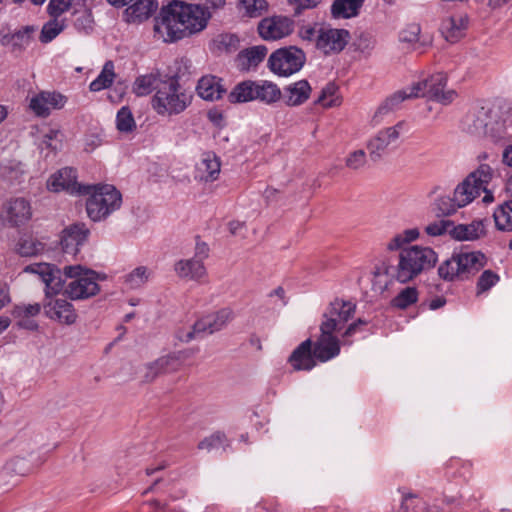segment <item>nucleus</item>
<instances>
[{"instance_id": "nucleus-1", "label": "nucleus", "mask_w": 512, "mask_h": 512, "mask_svg": "<svg viewBox=\"0 0 512 512\" xmlns=\"http://www.w3.org/2000/svg\"><path fill=\"white\" fill-rule=\"evenodd\" d=\"M212 13L201 4L173 1L160 9L154 22V37L173 43L207 27Z\"/></svg>"}, {"instance_id": "nucleus-2", "label": "nucleus", "mask_w": 512, "mask_h": 512, "mask_svg": "<svg viewBox=\"0 0 512 512\" xmlns=\"http://www.w3.org/2000/svg\"><path fill=\"white\" fill-rule=\"evenodd\" d=\"M419 237L420 230L414 227L395 234L386 243L388 251H399V254L397 265L386 268L385 273H391L400 283L412 281L423 272L432 269L438 261V255L431 247L410 245Z\"/></svg>"}, {"instance_id": "nucleus-3", "label": "nucleus", "mask_w": 512, "mask_h": 512, "mask_svg": "<svg viewBox=\"0 0 512 512\" xmlns=\"http://www.w3.org/2000/svg\"><path fill=\"white\" fill-rule=\"evenodd\" d=\"M446 84L447 77L443 73H436L423 81L396 91L379 105L372 117V124L379 125L385 115L397 109L407 99L427 97L442 105L451 104L457 98V92L452 89L445 90Z\"/></svg>"}, {"instance_id": "nucleus-4", "label": "nucleus", "mask_w": 512, "mask_h": 512, "mask_svg": "<svg viewBox=\"0 0 512 512\" xmlns=\"http://www.w3.org/2000/svg\"><path fill=\"white\" fill-rule=\"evenodd\" d=\"M24 272L39 275L45 284V294L49 298L43 303L46 317L64 325H72L77 320L76 310L71 302L63 298H50V295L58 294L64 288L65 280L61 270L48 263H34L27 265Z\"/></svg>"}, {"instance_id": "nucleus-5", "label": "nucleus", "mask_w": 512, "mask_h": 512, "mask_svg": "<svg viewBox=\"0 0 512 512\" xmlns=\"http://www.w3.org/2000/svg\"><path fill=\"white\" fill-rule=\"evenodd\" d=\"M193 95L179 83L175 77L164 81L156 89L151 99L153 110L163 117L183 113L192 103Z\"/></svg>"}, {"instance_id": "nucleus-6", "label": "nucleus", "mask_w": 512, "mask_h": 512, "mask_svg": "<svg viewBox=\"0 0 512 512\" xmlns=\"http://www.w3.org/2000/svg\"><path fill=\"white\" fill-rule=\"evenodd\" d=\"M80 189L82 195L89 196L86 201V212L94 222L105 220L121 207L122 195L113 185L88 184Z\"/></svg>"}, {"instance_id": "nucleus-7", "label": "nucleus", "mask_w": 512, "mask_h": 512, "mask_svg": "<svg viewBox=\"0 0 512 512\" xmlns=\"http://www.w3.org/2000/svg\"><path fill=\"white\" fill-rule=\"evenodd\" d=\"M61 273L70 279L63 289L71 300H85L97 295L100 292L99 281L105 279L104 275L82 265H67Z\"/></svg>"}, {"instance_id": "nucleus-8", "label": "nucleus", "mask_w": 512, "mask_h": 512, "mask_svg": "<svg viewBox=\"0 0 512 512\" xmlns=\"http://www.w3.org/2000/svg\"><path fill=\"white\" fill-rule=\"evenodd\" d=\"M493 169L488 164H481L471 172L454 190L455 201L457 205L465 207L475 198L485 193L483 201L490 203L493 201V193L488 190V185L493 178Z\"/></svg>"}, {"instance_id": "nucleus-9", "label": "nucleus", "mask_w": 512, "mask_h": 512, "mask_svg": "<svg viewBox=\"0 0 512 512\" xmlns=\"http://www.w3.org/2000/svg\"><path fill=\"white\" fill-rule=\"evenodd\" d=\"M355 311V303L335 299L325 310L320 325H328L329 329L338 334L342 332V337L348 339L358 332L360 326L367 324V321L359 318L346 326L347 322L354 316Z\"/></svg>"}, {"instance_id": "nucleus-10", "label": "nucleus", "mask_w": 512, "mask_h": 512, "mask_svg": "<svg viewBox=\"0 0 512 512\" xmlns=\"http://www.w3.org/2000/svg\"><path fill=\"white\" fill-rule=\"evenodd\" d=\"M306 63L305 52L297 46H288L274 51L268 58V67L280 77L298 73Z\"/></svg>"}, {"instance_id": "nucleus-11", "label": "nucleus", "mask_w": 512, "mask_h": 512, "mask_svg": "<svg viewBox=\"0 0 512 512\" xmlns=\"http://www.w3.org/2000/svg\"><path fill=\"white\" fill-rule=\"evenodd\" d=\"M351 38L350 32L344 28H333L320 25L316 37V49L324 56L341 53Z\"/></svg>"}, {"instance_id": "nucleus-12", "label": "nucleus", "mask_w": 512, "mask_h": 512, "mask_svg": "<svg viewBox=\"0 0 512 512\" xmlns=\"http://www.w3.org/2000/svg\"><path fill=\"white\" fill-rule=\"evenodd\" d=\"M403 122H398L394 126L379 130L367 142V150L373 161L380 160L390 148L396 147L400 138Z\"/></svg>"}, {"instance_id": "nucleus-13", "label": "nucleus", "mask_w": 512, "mask_h": 512, "mask_svg": "<svg viewBox=\"0 0 512 512\" xmlns=\"http://www.w3.org/2000/svg\"><path fill=\"white\" fill-rule=\"evenodd\" d=\"M295 22L285 15H274L263 18L257 27L260 37L266 41L283 39L294 31Z\"/></svg>"}, {"instance_id": "nucleus-14", "label": "nucleus", "mask_w": 512, "mask_h": 512, "mask_svg": "<svg viewBox=\"0 0 512 512\" xmlns=\"http://www.w3.org/2000/svg\"><path fill=\"white\" fill-rule=\"evenodd\" d=\"M341 345L338 333L329 329L328 325H320V336L312 345L314 356L319 362H327L340 353Z\"/></svg>"}, {"instance_id": "nucleus-15", "label": "nucleus", "mask_w": 512, "mask_h": 512, "mask_svg": "<svg viewBox=\"0 0 512 512\" xmlns=\"http://www.w3.org/2000/svg\"><path fill=\"white\" fill-rule=\"evenodd\" d=\"M67 97L56 91H41L31 97L29 108L38 117H48L52 109H62Z\"/></svg>"}, {"instance_id": "nucleus-16", "label": "nucleus", "mask_w": 512, "mask_h": 512, "mask_svg": "<svg viewBox=\"0 0 512 512\" xmlns=\"http://www.w3.org/2000/svg\"><path fill=\"white\" fill-rule=\"evenodd\" d=\"M87 184H80L77 182L76 170L71 167L60 169L47 181V188L52 192L67 191L70 194L82 195L80 193L81 187H86Z\"/></svg>"}, {"instance_id": "nucleus-17", "label": "nucleus", "mask_w": 512, "mask_h": 512, "mask_svg": "<svg viewBox=\"0 0 512 512\" xmlns=\"http://www.w3.org/2000/svg\"><path fill=\"white\" fill-rule=\"evenodd\" d=\"M90 230L84 223H75L66 227L61 234V246L66 254L76 255L86 243Z\"/></svg>"}, {"instance_id": "nucleus-18", "label": "nucleus", "mask_w": 512, "mask_h": 512, "mask_svg": "<svg viewBox=\"0 0 512 512\" xmlns=\"http://www.w3.org/2000/svg\"><path fill=\"white\" fill-rule=\"evenodd\" d=\"M157 0H135L123 12V20L131 25H139L149 20L158 10Z\"/></svg>"}, {"instance_id": "nucleus-19", "label": "nucleus", "mask_w": 512, "mask_h": 512, "mask_svg": "<svg viewBox=\"0 0 512 512\" xmlns=\"http://www.w3.org/2000/svg\"><path fill=\"white\" fill-rule=\"evenodd\" d=\"M317 361L312 350L311 339H306L299 344L288 358V362L296 371H310L316 366Z\"/></svg>"}, {"instance_id": "nucleus-20", "label": "nucleus", "mask_w": 512, "mask_h": 512, "mask_svg": "<svg viewBox=\"0 0 512 512\" xmlns=\"http://www.w3.org/2000/svg\"><path fill=\"white\" fill-rule=\"evenodd\" d=\"M312 92L310 83L305 80L293 82L283 88L282 100L288 107H298L303 105L309 98Z\"/></svg>"}, {"instance_id": "nucleus-21", "label": "nucleus", "mask_w": 512, "mask_h": 512, "mask_svg": "<svg viewBox=\"0 0 512 512\" xmlns=\"http://www.w3.org/2000/svg\"><path fill=\"white\" fill-rule=\"evenodd\" d=\"M232 311L224 308L214 314L202 317L196 321V329L199 331L201 338L213 334L223 329L232 319Z\"/></svg>"}, {"instance_id": "nucleus-22", "label": "nucleus", "mask_w": 512, "mask_h": 512, "mask_svg": "<svg viewBox=\"0 0 512 512\" xmlns=\"http://www.w3.org/2000/svg\"><path fill=\"white\" fill-rule=\"evenodd\" d=\"M220 171L219 157L213 152H204L196 164L195 178L203 182H213L218 179Z\"/></svg>"}, {"instance_id": "nucleus-23", "label": "nucleus", "mask_w": 512, "mask_h": 512, "mask_svg": "<svg viewBox=\"0 0 512 512\" xmlns=\"http://www.w3.org/2000/svg\"><path fill=\"white\" fill-rule=\"evenodd\" d=\"M267 53L268 49L264 45H257L244 49L236 56V67L242 72L256 70L259 64L265 59Z\"/></svg>"}, {"instance_id": "nucleus-24", "label": "nucleus", "mask_w": 512, "mask_h": 512, "mask_svg": "<svg viewBox=\"0 0 512 512\" xmlns=\"http://www.w3.org/2000/svg\"><path fill=\"white\" fill-rule=\"evenodd\" d=\"M486 234V221L482 219L474 220L469 224L455 225L452 222L450 237L457 241H474Z\"/></svg>"}, {"instance_id": "nucleus-25", "label": "nucleus", "mask_w": 512, "mask_h": 512, "mask_svg": "<svg viewBox=\"0 0 512 512\" xmlns=\"http://www.w3.org/2000/svg\"><path fill=\"white\" fill-rule=\"evenodd\" d=\"M196 92L203 100L215 101L222 98L226 89L221 78L214 75H205L199 79Z\"/></svg>"}, {"instance_id": "nucleus-26", "label": "nucleus", "mask_w": 512, "mask_h": 512, "mask_svg": "<svg viewBox=\"0 0 512 512\" xmlns=\"http://www.w3.org/2000/svg\"><path fill=\"white\" fill-rule=\"evenodd\" d=\"M495 227L499 231L512 232V183L506 189V197L494 210Z\"/></svg>"}, {"instance_id": "nucleus-27", "label": "nucleus", "mask_w": 512, "mask_h": 512, "mask_svg": "<svg viewBox=\"0 0 512 512\" xmlns=\"http://www.w3.org/2000/svg\"><path fill=\"white\" fill-rule=\"evenodd\" d=\"M467 27L468 17L466 15H454L442 21L440 31L447 41L455 43L465 35Z\"/></svg>"}, {"instance_id": "nucleus-28", "label": "nucleus", "mask_w": 512, "mask_h": 512, "mask_svg": "<svg viewBox=\"0 0 512 512\" xmlns=\"http://www.w3.org/2000/svg\"><path fill=\"white\" fill-rule=\"evenodd\" d=\"M7 220L12 226H20L28 222L32 216L31 206L23 198L11 200L7 206Z\"/></svg>"}, {"instance_id": "nucleus-29", "label": "nucleus", "mask_w": 512, "mask_h": 512, "mask_svg": "<svg viewBox=\"0 0 512 512\" xmlns=\"http://www.w3.org/2000/svg\"><path fill=\"white\" fill-rule=\"evenodd\" d=\"M281 98L282 90L276 83L268 80H255L254 101L273 105Z\"/></svg>"}, {"instance_id": "nucleus-30", "label": "nucleus", "mask_w": 512, "mask_h": 512, "mask_svg": "<svg viewBox=\"0 0 512 512\" xmlns=\"http://www.w3.org/2000/svg\"><path fill=\"white\" fill-rule=\"evenodd\" d=\"M462 280L478 272L485 265V256L481 252L456 253Z\"/></svg>"}, {"instance_id": "nucleus-31", "label": "nucleus", "mask_w": 512, "mask_h": 512, "mask_svg": "<svg viewBox=\"0 0 512 512\" xmlns=\"http://www.w3.org/2000/svg\"><path fill=\"white\" fill-rule=\"evenodd\" d=\"M175 272L180 278L195 281H200L207 273L203 262L195 258L179 260L175 264Z\"/></svg>"}, {"instance_id": "nucleus-32", "label": "nucleus", "mask_w": 512, "mask_h": 512, "mask_svg": "<svg viewBox=\"0 0 512 512\" xmlns=\"http://www.w3.org/2000/svg\"><path fill=\"white\" fill-rule=\"evenodd\" d=\"M364 0H334L330 12L333 19H350L358 16Z\"/></svg>"}, {"instance_id": "nucleus-33", "label": "nucleus", "mask_w": 512, "mask_h": 512, "mask_svg": "<svg viewBox=\"0 0 512 512\" xmlns=\"http://www.w3.org/2000/svg\"><path fill=\"white\" fill-rule=\"evenodd\" d=\"M240 39L233 33H221L210 43V50L217 55L231 54L238 50Z\"/></svg>"}, {"instance_id": "nucleus-34", "label": "nucleus", "mask_w": 512, "mask_h": 512, "mask_svg": "<svg viewBox=\"0 0 512 512\" xmlns=\"http://www.w3.org/2000/svg\"><path fill=\"white\" fill-rule=\"evenodd\" d=\"M489 111L485 108L470 113L466 116L467 131L474 135H487L489 126Z\"/></svg>"}, {"instance_id": "nucleus-35", "label": "nucleus", "mask_w": 512, "mask_h": 512, "mask_svg": "<svg viewBox=\"0 0 512 512\" xmlns=\"http://www.w3.org/2000/svg\"><path fill=\"white\" fill-rule=\"evenodd\" d=\"M236 9L242 17L259 18L269 10L267 0H239Z\"/></svg>"}, {"instance_id": "nucleus-36", "label": "nucleus", "mask_w": 512, "mask_h": 512, "mask_svg": "<svg viewBox=\"0 0 512 512\" xmlns=\"http://www.w3.org/2000/svg\"><path fill=\"white\" fill-rule=\"evenodd\" d=\"M255 81L245 80L238 83L228 95L231 103H247L254 101Z\"/></svg>"}, {"instance_id": "nucleus-37", "label": "nucleus", "mask_w": 512, "mask_h": 512, "mask_svg": "<svg viewBox=\"0 0 512 512\" xmlns=\"http://www.w3.org/2000/svg\"><path fill=\"white\" fill-rule=\"evenodd\" d=\"M116 77L112 61L105 62L99 75L90 83L89 89L92 92H99L110 87Z\"/></svg>"}, {"instance_id": "nucleus-38", "label": "nucleus", "mask_w": 512, "mask_h": 512, "mask_svg": "<svg viewBox=\"0 0 512 512\" xmlns=\"http://www.w3.org/2000/svg\"><path fill=\"white\" fill-rule=\"evenodd\" d=\"M116 129L122 134H131L136 128V121L128 106L121 107L116 114Z\"/></svg>"}, {"instance_id": "nucleus-39", "label": "nucleus", "mask_w": 512, "mask_h": 512, "mask_svg": "<svg viewBox=\"0 0 512 512\" xmlns=\"http://www.w3.org/2000/svg\"><path fill=\"white\" fill-rule=\"evenodd\" d=\"M66 27L64 19L52 18L47 21L40 32L39 40L43 44L53 41Z\"/></svg>"}, {"instance_id": "nucleus-40", "label": "nucleus", "mask_w": 512, "mask_h": 512, "mask_svg": "<svg viewBox=\"0 0 512 512\" xmlns=\"http://www.w3.org/2000/svg\"><path fill=\"white\" fill-rule=\"evenodd\" d=\"M439 276L446 281L462 280L457 254L444 261L438 268Z\"/></svg>"}, {"instance_id": "nucleus-41", "label": "nucleus", "mask_w": 512, "mask_h": 512, "mask_svg": "<svg viewBox=\"0 0 512 512\" xmlns=\"http://www.w3.org/2000/svg\"><path fill=\"white\" fill-rule=\"evenodd\" d=\"M162 374H170L179 371L183 364L185 357L182 352L169 353L158 358Z\"/></svg>"}, {"instance_id": "nucleus-42", "label": "nucleus", "mask_w": 512, "mask_h": 512, "mask_svg": "<svg viewBox=\"0 0 512 512\" xmlns=\"http://www.w3.org/2000/svg\"><path fill=\"white\" fill-rule=\"evenodd\" d=\"M157 81L158 74L149 73L145 75H140L135 79L133 83V93L137 96H146L153 91Z\"/></svg>"}, {"instance_id": "nucleus-43", "label": "nucleus", "mask_w": 512, "mask_h": 512, "mask_svg": "<svg viewBox=\"0 0 512 512\" xmlns=\"http://www.w3.org/2000/svg\"><path fill=\"white\" fill-rule=\"evenodd\" d=\"M338 87L335 83L329 82L321 90L316 103L321 105L323 108H331L340 105L341 101L337 95Z\"/></svg>"}, {"instance_id": "nucleus-44", "label": "nucleus", "mask_w": 512, "mask_h": 512, "mask_svg": "<svg viewBox=\"0 0 512 512\" xmlns=\"http://www.w3.org/2000/svg\"><path fill=\"white\" fill-rule=\"evenodd\" d=\"M45 245L33 237L21 238L17 244V252L24 257L36 256L44 251Z\"/></svg>"}, {"instance_id": "nucleus-45", "label": "nucleus", "mask_w": 512, "mask_h": 512, "mask_svg": "<svg viewBox=\"0 0 512 512\" xmlns=\"http://www.w3.org/2000/svg\"><path fill=\"white\" fill-rule=\"evenodd\" d=\"M418 291L415 287H405L391 301L393 307L406 309L418 300Z\"/></svg>"}, {"instance_id": "nucleus-46", "label": "nucleus", "mask_w": 512, "mask_h": 512, "mask_svg": "<svg viewBox=\"0 0 512 512\" xmlns=\"http://www.w3.org/2000/svg\"><path fill=\"white\" fill-rule=\"evenodd\" d=\"M24 171L22 164L16 160H8L0 165V176L8 182L19 181Z\"/></svg>"}, {"instance_id": "nucleus-47", "label": "nucleus", "mask_w": 512, "mask_h": 512, "mask_svg": "<svg viewBox=\"0 0 512 512\" xmlns=\"http://www.w3.org/2000/svg\"><path fill=\"white\" fill-rule=\"evenodd\" d=\"M150 275L151 272L145 266L136 267L125 276V284L129 289H138L147 283Z\"/></svg>"}, {"instance_id": "nucleus-48", "label": "nucleus", "mask_w": 512, "mask_h": 512, "mask_svg": "<svg viewBox=\"0 0 512 512\" xmlns=\"http://www.w3.org/2000/svg\"><path fill=\"white\" fill-rule=\"evenodd\" d=\"M228 445L226 435L222 432H215L208 437H205L198 443L199 450L210 452L220 448H225Z\"/></svg>"}, {"instance_id": "nucleus-49", "label": "nucleus", "mask_w": 512, "mask_h": 512, "mask_svg": "<svg viewBox=\"0 0 512 512\" xmlns=\"http://www.w3.org/2000/svg\"><path fill=\"white\" fill-rule=\"evenodd\" d=\"M402 507L413 512H442L435 506L428 508L422 499L412 494L403 497Z\"/></svg>"}, {"instance_id": "nucleus-50", "label": "nucleus", "mask_w": 512, "mask_h": 512, "mask_svg": "<svg viewBox=\"0 0 512 512\" xmlns=\"http://www.w3.org/2000/svg\"><path fill=\"white\" fill-rule=\"evenodd\" d=\"M63 133L59 129H49L41 141V147L57 151L62 148Z\"/></svg>"}, {"instance_id": "nucleus-51", "label": "nucleus", "mask_w": 512, "mask_h": 512, "mask_svg": "<svg viewBox=\"0 0 512 512\" xmlns=\"http://www.w3.org/2000/svg\"><path fill=\"white\" fill-rule=\"evenodd\" d=\"M458 202L455 201V195L453 197L450 196H441L437 198L435 202L436 210L439 214L444 216H449L454 214L459 208H462L461 205H457Z\"/></svg>"}, {"instance_id": "nucleus-52", "label": "nucleus", "mask_w": 512, "mask_h": 512, "mask_svg": "<svg viewBox=\"0 0 512 512\" xmlns=\"http://www.w3.org/2000/svg\"><path fill=\"white\" fill-rule=\"evenodd\" d=\"M41 306L39 303L34 304H20L13 307L11 313L13 317H28L35 318L41 312Z\"/></svg>"}, {"instance_id": "nucleus-53", "label": "nucleus", "mask_w": 512, "mask_h": 512, "mask_svg": "<svg viewBox=\"0 0 512 512\" xmlns=\"http://www.w3.org/2000/svg\"><path fill=\"white\" fill-rule=\"evenodd\" d=\"M499 280H500L499 275L497 273L493 272L492 270L483 271V273L480 275L478 282H477L478 293L488 291L493 286H495Z\"/></svg>"}, {"instance_id": "nucleus-54", "label": "nucleus", "mask_w": 512, "mask_h": 512, "mask_svg": "<svg viewBox=\"0 0 512 512\" xmlns=\"http://www.w3.org/2000/svg\"><path fill=\"white\" fill-rule=\"evenodd\" d=\"M452 229V221L450 220H439L432 223H429L425 227V232L427 235L432 237L442 236L446 233L450 235V230Z\"/></svg>"}, {"instance_id": "nucleus-55", "label": "nucleus", "mask_w": 512, "mask_h": 512, "mask_svg": "<svg viewBox=\"0 0 512 512\" xmlns=\"http://www.w3.org/2000/svg\"><path fill=\"white\" fill-rule=\"evenodd\" d=\"M161 375L163 374L158 358L152 362L146 363L141 371V379L145 383H151Z\"/></svg>"}, {"instance_id": "nucleus-56", "label": "nucleus", "mask_w": 512, "mask_h": 512, "mask_svg": "<svg viewBox=\"0 0 512 512\" xmlns=\"http://www.w3.org/2000/svg\"><path fill=\"white\" fill-rule=\"evenodd\" d=\"M74 26L78 31L88 33L93 28L92 11L83 10L81 13L75 14Z\"/></svg>"}, {"instance_id": "nucleus-57", "label": "nucleus", "mask_w": 512, "mask_h": 512, "mask_svg": "<svg viewBox=\"0 0 512 512\" xmlns=\"http://www.w3.org/2000/svg\"><path fill=\"white\" fill-rule=\"evenodd\" d=\"M72 0H50L47 12L52 18H58L71 8Z\"/></svg>"}, {"instance_id": "nucleus-58", "label": "nucleus", "mask_w": 512, "mask_h": 512, "mask_svg": "<svg viewBox=\"0 0 512 512\" xmlns=\"http://www.w3.org/2000/svg\"><path fill=\"white\" fill-rule=\"evenodd\" d=\"M366 163V153L364 150L359 149L351 152L345 160V165L349 169L358 170Z\"/></svg>"}, {"instance_id": "nucleus-59", "label": "nucleus", "mask_w": 512, "mask_h": 512, "mask_svg": "<svg viewBox=\"0 0 512 512\" xmlns=\"http://www.w3.org/2000/svg\"><path fill=\"white\" fill-rule=\"evenodd\" d=\"M175 336L179 341L185 342V343H188L194 339L201 338L199 331H197V329H196V322L192 326H189L187 328H185V327L178 328L176 330Z\"/></svg>"}, {"instance_id": "nucleus-60", "label": "nucleus", "mask_w": 512, "mask_h": 512, "mask_svg": "<svg viewBox=\"0 0 512 512\" xmlns=\"http://www.w3.org/2000/svg\"><path fill=\"white\" fill-rule=\"evenodd\" d=\"M36 31L34 26H25L12 35V39L15 41L14 45H28L32 34Z\"/></svg>"}, {"instance_id": "nucleus-61", "label": "nucleus", "mask_w": 512, "mask_h": 512, "mask_svg": "<svg viewBox=\"0 0 512 512\" xmlns=\"http://www.w3.org/2000/svg\"><path fill=\"white\" fill-rule=\"evenodd\" d=\"M317 26H318L317 24H315V25H311V24L302 25L298 29V36L303 41L313 42L314 46L316 47V37H317V33H318V28H319Z\"/></svg>"}, {"instance_id": "nucleus-62", "label": "nucleus", "mask_w": 512, "mask_h": 512, "mask_svg": "<svg viewBox=\"0 0 512 512\" xmlns=\"http://www.w3.org/2000/svg\"><path fill=\"white\" fill-rule=\"evenodd\" d=\"M320 2L321 0H288V3L294 8L295 15H300L304 10L317 7Z\"/></svg>"}, {"instance_id": "nucleus-63", "label": "nucleus", "mask_w": 512, "mask_h": 512, "mask_svg": "<svg viewBox=\"0 0 512 512\" xmlns=\"http://www.w3.org/2000/svg\"><path fill=\"white\" fill-rule=\"evenodd\" d=\"M375 47V40L368 34H362L357 40L356 48L359 52L369 55Z\"/></svg>"}, {"instance_id": "nucleus-64", "label": "nucleus", "mask_w": 512, "mask_h": 512, "mask_svg": "<svg viewBox=\"0 0 512 512\" xmlns=\"http://www.w3.org/2000/svg\"><path fill=\"white\" fill-rule=\"evenodd\" d=\"M420 34V27L417 24H412L406 29L401 31L400 40L403 42L413 43L418 41Z\"/></svg>"}]
</instances>
